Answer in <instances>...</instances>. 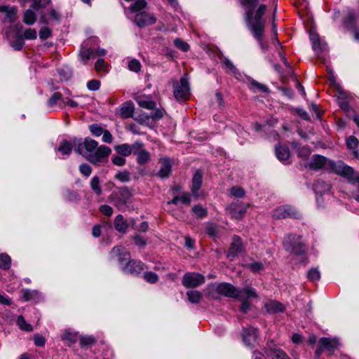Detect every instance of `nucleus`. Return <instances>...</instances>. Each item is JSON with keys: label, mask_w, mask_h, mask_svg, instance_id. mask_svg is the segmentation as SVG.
<instances>
[{"label": "nucleus", "mask_w": 359, "mask_h": 359, "mask_svg": "<svg viewBox=\"0 0 359 359\" xmlns=\"http://www.w3.org/2000/svg\"><path fill=\"white\" fill-rule=\"evenodd\" d=\"M74 144L78 153L95 165L106 162L111 152L109 147L105 145L98 147V143L91 138H86L83 142L79 143L74 140Z\"/></svg>", "instance_id": "obj_1"}, {"label": "nucleus", "mask_w": 359, "mask_h": 359, "mask_svg": "<svg viewBox=\"0 0 359 359\" xmlns=\"http://www.w3.org/2000/svg\"><path fill=\"white\" fill-rule=\"evenodd\" d=\"M257 0H242L241 4L245 6L246 22L254 37L259 42L261 48L264 50V46L262 41L264 29V21L262 16L266 11V6L260 5L253 14V8Z\"/></svg>", "instance_id": "obj_2"}, {"label": "nucleus", "mask_w": 359, "mask_h": 359, "mask_svg": "<svg viewBox=\"0 0 359 359\" xmlns=\"http://www.w3.org/2000/svg\"><path fill=\"white\" fill-rule=\"evenodd\" d=\"M309 167L315 170L321 168L332 170L337 174L345 177L353 175V168L350 166L345 165L341 161L334 163L329 161L320 155H314L309 163Z\"/></svg>", "instance_id": "obj_3"}, {"label": "nucleus", "mask_w": 359, "mask_h": 359, "mask_svg": "<svg viewBox=\"0 0 359 359\" xmlns=\"http://www.w3.org/2000/svg\"><path fill=\"white\" fill-rule=\"evenodd\" d=\"M215 290L220 294L236 299H243L245 297H255V289L247 287L238 290L233 285L229 283H219L215 286Z\"/></svg>", "instance_id": "obj_4"}, {"label": "nucleus", "mask_w": 359, "mask_h": 359, "mask_svg": "<svg viewBox=\"0 0 359 359\" xmlns=\"http://www.w3.org/2000/svg\"><path fill=\"white\" fill-rule=\"evenodd\" d=\"M301 237L290 234L283 241L285 249L290 252L300 255L304 252V247L301 242Z\"/></svg>", "instance_id": "obj_5"}, {"label": "nucleus", "mask_w": 359, "mask_h": 359, "mask_svg": "<svg viewBox=\"0 0 359 359\" xmlns=\"http://www.w3.org/2000/svg\"><path fill=\"white\" fill-rule=\"evenodd\" d=\"M173 88V95L177 100H185L189 97V83L185 76L181 78L180 82L175 83Z\"/></svg>", "instance_id": "obj_6"}, {"label": "nucleus", "mask_w": 359, "mask_h": 359, "mask_svg": "<svg viewBox=\"0 0 359 359\" xmlns=\"http://www.w3.org/2000/svg\"><path fill=\"white\" fill-rule=\"evenodd\" d=\"M182 282L186 287H196L205 282V277L198 273L188 272L183 276Z\"/></svg>", "instance_id": "obj_7"}, {"label": "nucleus", "mask_w": 359, "mask_h": 359, "mask_svg": "<svg viewBox=\"0 0 359 359\" xmlns=\"http://www.w3.org/2000/svg\"><path fill=\"white\" fill-rule=\"evenodd\" d=\"M272 216L276 219H285L287 217L299 218L300 214L290 205H283L273 210Z\"/></svg>", "instance_id": "obj_8"}, {"label": "nucleus", "mask_w": 359, "mask_h": 359, "mask_svg": "<svg viewBox=\"0 0 359 359\" xmlns=\"http://www.w3.org/2000/svg\"><path fill=\"white\" fill-rule=\"evenodd\" d=\"M135 151L133 154L136 156L137 163L140 165H144L151 161V154L147 151L144 144L136 142L134 143Z\"/></svg>", "instance_id": "obj_9"}, {"label": "nucleus", "mask_w": 359, "mask_h": 359, "mask_svg": "<svg viewBox=\"0 0 359 359\" xmlns=\"http://www.w3.org/2000/svg\"><path fill=\"white\" fill-rule=\"evenodd\" d=\"M134 21L138 27H144L154 24L156 18L153 14L143 11L136 14Z\"/></svg>", "instance_id": "obj_10"}, {"label": "nucleus", "mask_w": 359, "mask_h": 359, "mask_svg": "<svg viewBox=\"0 0 359 359\" xmlns=\"http://www.w3.org/2000/svg\"><path fill=\"white\" fill-rule=\"evenodd\" d=\"M245 249V245L241 241V239L238 236H234L232 239V243L230 245L229 252L227 253V257L228 258H234L236 257L239 253H241L243 252Z\"/></svg>", "instance_id": "obj_11"}, {"label": "nucleus", "mask_w": 359, "mask_h": 359, "mask_svg": "<svg viewBox=\"0 0 359 359\" xmlns=\"http://www.w3.org/2000/svg\"><path fill=\"white\" fill-rule=\"evenodd\" d=\"M243 340L248 346L252 347L257 343V330L252 327H248L243 329Z\"/></svg>", "instance_id": "obj_12"}, {"label": "nucleus", "mask_w": 359, "mask_h": 359, "mask_svg": "<svg viewBox=\"0 0 359 359\" xmlns=\"http://www.w3.org/2000/svg\"><path fill=\"white\" fill-rule=\"evenodd\" d=\"M313 190L316 195V202L318 206H323L320 203V199L323 194L327 193L330 190V184L323 181L318 180L314 184Z\"/></svg>", "instance_id": "obj_13"}, {"label": "nucleus", "mask_w": 359, "mask_h": 359, "mask_svg": "<svg viewBox=\"0 0 359 359\" xmlns=\"http://www.w3.org/2000/svg\"><path fill=\"white\" fill-rule=\"evenodd\" d=\"M144 269V265L141 262L135 260H130L126 266L122 267V271L125 273H129L132 275L140 274Z\"/></svg>", "instance_id": "obj_14"}, {"label": "nucleus", "mask_w": 359, "mask_h": 359, "mask_svg": "<svg viewBox=\"0 0 359 359\" xmlns=\"http://www.w3.org/2000/svg\"><path fill=\"white\" fill-rule=\"evenodd\" d=\"M110 257L111 258L117 259L118 262L121 264L125 262L128 260L130 261V253L121 246H116L113 248L110 252Z\"/></svg>", "instance_id": "obj_15"}, {"label": "nucleus", "mask_w": 359, "mask_h": 359, "mask_svg": "<svg viewBox=\"0 0 359 359\" xmlns=\"http://www.w3.org/2000/svg\"><path fill=\"white\" fill-rule=\"evenodd\" d=\"M356 16L353 11H348L344 19L346 27L351 31L355 40L359 41V31L355 27Z\"/></svg>", "instance_id": "obj_16"}, {"label": "nucleus", "mask_w": 359, "mask_h": 359, "mask_svg": "<svg viewBox=\"0 0 359 359\" xmlns=\"http://www.w3.org/2000/svg\"><path fill=\"white\" fill-rule=\"evenodd\" d=\"M309 38L312 43L313 49L317 54H319L321 51L326 49V43L320 40L316 32L311 31Z\"/></svg>", "instance_id": "obj_17"}, {"label": "nucleus", "mask_w": 359, "mask_h": 359, "mask_svg": "<svg viewBox=\"0 0 359 359\" xmlns=\"http://www.w3.org/2000/svg\"><path fill=\"white\" fill-rule=\"evenodd\" d=\"M247 206L238 203H231L226 208V210L232 217L239 219L245 213Z\"/></svg>", "instance_id": "obj_18"}, {"label": "nucleus", "mask_w": 359, "mask_h": 359, "mask_svg": "<svg viewBox=\"0 0 359 359\" xmlns=\"http://www.w3.org/2000/svg\"><path fill=\"white\" fill-rule=\"evenodd\" d=\"M276 155L277 158L286 164L289 163V158L290 156V149L286 146L278 145L275 148Z\"/></svg>", "instance_id": "obj_19"}, {"label": "nucleus", "mask_w": 359, "mask_h": 359, "mask_svg": "<svg viewBox=\"0 0 359 359\" xmlns=\"http://www.w3.org/2000/svg\"><path fill=\"white\" fill-rule=\"evenodd\" d=\"M320 349L333 351L339 345L338 340L327 337L321 338L319 341Z\"/></svg>", "instance_id": "obj_20"}, {"label": "nucleus", "mask_w": 359, "mask_h": 359, "mask_svg": "<svg viewBox=\"0 0 359 359\" xmlns=\"http://www.w3.org/2000/svg\"><path fill=\"white\" fill-rule=\"evenodd\" d=\"M0 13L5 15L4 21L6 22H13L16 19L17 10L14 7L1 6Z\"/></svg>", "instance_id": "obj_21"}, {"label": "nucleus", "mask_w": 359, "mask_h": 359, "mask_svg": "<svg viewBox=\"0 0 359 359\" xmlns=\"http://www.w3.org/2000/svg\"><path fill=\"white\" fill-rule=\"evenodd\" d=\"M130 194L127 189H122L118 193L117 199L114 201L115 205L120 210H123V207L129 201Z\"/></svg>", "instance_id": "obj_22"}, {"label": "nucleus", "mask_w": 359, "mask_h": 359, "mask_svg": "<svg viewBox=\"0 0 359 359\" xmlns=\"http://www.w3.org/2000/svg\"><path fill=\"white\" fill-rule=\"evenodd\" d=\"M21 294L22 298L26 302L31 300L38 302L41 299V294L37 290L23 289L21 291Z\"/></svg>", "instance_id": "obj_23"}, {"label": "nucleus", "mask_w": 359, "mask_h": 359, "mask_svg": "<svg viewBox=\"0 0 359 359\" xmlns=\"http://www.w3.org/2000/svg\"><path fill=\"white\" fill-rule=\"evenodd\" d=\"M161 168L158 171V175L161 178L168 177L171 172V160L168 158H164L161 160Z\"/></svg>", "instance_id": "obj_24"}, {"label": "nucleus", "mask_w": 359, "mask_h": 359, "mask_svg": "<svg viewBox=\"0 0 359 359\" xmlns=\"http://www.w3.org/2000/svg\"><path fill=\"white\" fill-rule=\"evenodd\" d=\"M264 306L266 311L271 313L283 312L285 310V306L281 303L275 300L267 301Z\"/></svg>", "instance_id": "obj_25"}, {"label": "nucleus", "mask_w": 359, "mask_h": 359, "mask_svg": "<svg viewBox=\"0 0 359 359\" xmlns=\"http://www.w3.org/2000/svg\"><path fill=\"white\" fill-rule=\"evenodd\" d=\"M203 180L202 174L200 172H196L192 179L191 191L194 196H198V191L201 188Z\"/></svg>", "instance_id": "obj_26"}, {"label": "nucleus", "mask_w": 359, "mask_h": 359, "mask_svg": "<svg viewBox=\"0 0 359 359\" xmlns=\"http://www.w3.org/2000/svg\"><path fill=\"white\" fill-rule=\"evenodd\" d=\"M114 227L118 231L126 233L128 227V224L121 215H118L114 220Z\"/></svg>", "instance_id": "obj_27"}, {"label": "nucleus", "mask_w": 359, "mask_h": 359, "mask_svg": "<svg viewBox=\"0 0 359 359\" xmlns=\"http://www.w3.org/2000/svg\"><path fill=\"white\" fill-rule=\"evenodd\" d=\"M34 11L35 10L31 7V8H28L24 12L22 20L26 25H32L35 23L36 15Z\"/></svg>", "instance_id": "obj_28"}, {"label": "nucleus", "mask_w": 359, "mask_h": 359, "mask_svg": "<svg viewBox=\"0 0 359 359\" xmlns=\"http://www.w3.org/2000/svg\"><path fill=\"white\" fill-rule=\"evenodd\" d=\"M115 150L123 156H128L135 151L134 144L130 145L128 144H122L115 147Z\"/></svg>", "instance_id": "obj_29"}, {"label": "nucleus", "mask_w": 359, "mask_h": 359, "mask_svg": "<svg viewBox=\"0 0 359 359\" xmlns=\"http://www.w3.org/2000/svg\"><path fill=\"white\" fill-rule=\"evenodd\" d=\"M137 104L143 108L152 109L155 107L156 104L149 97L138 96L136 97Z\"/></svg>", "instance_id": "obj_30"}, {"label": "nucleus", "mask_w": 359, "mask_h": 359, "mask_svg": "<svg viewBox=\"0 0 359 359\" xmlns=\"http://www.w3.org/2000/svg\"><path fill=\"white\" fill-rule=\"evenodd\" d=\"M91 57H94V49L92 48H87L83 46L79 53L80 60L86 64Z\"/></svg>", "instance_id": "obj_31"}, {"label": "nucleus", "mask_w": 359, "mask_h": 359, "mask_svg": "<svg viewBox=\"0 0 359 359\" xmlns=\"http://www.w3.org/2000/svg\"><path fill=\"white\" fill-rule=\"evenodd\" d=\"M76 332H72L70 330H65L60 334V337L62 340L72 344L76 341Z\"/></svg>", "instance_id": "obj_32"}, {"label": "nucleus", "mask_w": 359, "mask_h": 359, "mask_svg": "<svg viewBox=\"0 0 359 359\" xmlns=\"http://www.w3.org/2000/svg\"><path fill=\"white\" fill-rule=\"evenodd\" d=\"M74 142L72 143L71 142L63 140L60 146L57 148L58 151H60L62 155H69L73 147Z\"/></svg>", "instance_id": "obj_33"}, {"label": "nucleus", "mask_w": 359, "mask_h": 359, "mask_svg": "<svg viewBox=\"0 0 359 359\" xmlns=\"http://www.w3.org/2000/svg\"><path fill=\"white\" fill-rule=\"evenodd\" d=\"M121 115L123 118L131 117L134 112V107L131 103H125L121 108Z\"/></svg>", "instance_id": "obj_34"}, {"label": "nucleus", "mask_w": 359, "mask_h": 359, "mask_svg": "<svg viewBox=\"0 0 359 359\" xmlns=\"http://www.w3.org/2000/svg\"><path fill=\"white\" fill-rule=\"evenodd\" d=\"M189 301L192 304H198L202 299V294L197 290H189L187 292Z\"/></svg>", "instance_id": "obj_35"}, {"label": "nucleus", "mask_w": 359, "mask_h": 359, "mask_svg": "<svg viewBox=\"0 0 359 359\" xmlns=\"http://www.w3.org/2000/svg\"><path fill=\"white\" fill-rule=\"evenodd\" d=\"M16 323L19 328L23 331L32 332L33 330L32 326L25 320L22 316L18 317Z\"/></svg>", "instance_id": "obj_36"}, {"label": "nucleus", "mask_w": 359, "mask_h": 359, "mask_svg": "<svg viewBox=\"0 0 359 359\" xmlns=\"http://www.w3.org/2000/svg\"><path fill=\"white\" fill-rule=\"evenodd\" d=\"M147 4L146 0H135L134 4H133L129 7L128 9L132 13H137V12H139V11H142V9H144L146 7Z\"/></svg>", "instance_id": "obj_37"}, {"label": "nucleus", "mask_w": 359, "mask_h": 359, "mask_svg": "<svg viewBox=\"0 0 359 359\" xmlns=\"http://www.w3.org/2000/svg\"><path fill=\"white\" fill-rule=\"evenodd\" d=\"M11 265V257L5 253L0 254V268L4 270L10 269Z\"/></svg>", "instance_id": "obj_38"}, {"label": "nucleus", "mask_w": 359, "mask_h": 359, "mask_svg": "<svg viewBox=\"0 0 359 359\" xmlns=\"http://www.w3.org/2000/svg\"><path fill=\"white\" fill-rule=\"evenodd\" d=\"M265 266H266L265 264H264L262 262H255L246 264V267L254 273H257L261 271H263L265 269Z\"/></svg>", "instance_id": "obj_39"}, {"label": "nucleus", "mask_w": 359, "mask_h": 359, "mask_svg": "<svg viewBox=\"0 0 359 359\" xmlns=\"http://www.w3.org/2000/svg\"><path fill=\"white\" fill-rule=\"evenodd\" d=\"M331 85L334 88L336 91V95L339 97V98H341L342 100H344L347 97V93L345 92L342 88L337 83L336 81L334 79H332L330 81Z\"/></svg>", "instance_id": "obj_40"}, {"label": "nucleus", "mask_w": 359, "mask_h": 359, "mask_svg": "<svg viewBox=\"0 0 359 359\" xmlns=\"http://www.w3.org/2000/svg\"><path fill=\"white\" fill-rule=\"evenodd\" d=\"M90 187L93 191L98 196L101 195L102 189L100 186V179L97 176H94L90 181Z\"/></svg>", "instance_id": "obj_41"}, {"label": "nucleus", "mask_w": 359, "mask_h": 359, "mask_svg": "<svg viewBox=\"0 0 359 359\" xmlns=\"http://www.w3.org/2000/svg\"><path fill=\"white\" fill-rule=\"evenodd\" d=\"M64 104L69 106L73 108H76L79 107H83L84 104L81 101H76L73 99L69 97H64L62 100Z\"/></svg>", "instance_id": "obj_42"}, {"label": "nucleus", "mask_w": 359, "mask_h": 359, "mask_svg": "<svg viewBox=\"0 0 359 359\" xmlns=\"http://www.w3.org/2000/svg\"><path fill=\"white\" fill-rule=\"evenodd\" d=\"M267 355H273L276 359H290L288 356L280 349H271L270 352L266 351Z\"/></svg>", "instance_id": "obj_43"}, {"label": "nucleus", "mask_w": 359, "mask_h": 359, "mask_svg": "<svg viewBox=\"0 0 359 359\" xmlns=\"http://www.w3.org/2000/svg\"><path fill=\"white\" fill-rule=\"evenodd\" d=\"M250 88L254 92H256V91L267 92V90H268V88L266 86H264L262 83H259L255 80H252L250 82Z\"/></svg>", "instance_id": "obj_44"}, {"label": "nucleus", "mask_w": 359, "mask_h": 359, "mask_svg": "<svg viewBox=\"0 0 359 359\" xmlns=\"http://www.w3.org/2000/svg\"><path fill=\"white\" fill-rule=\"evenodd\" d=\"M37 37V32L35 29L27 28L23 32V39L33 40Z\"/></svg>", "instance_id": "obj_45"}, {"label": "nucleus", "mask_w": 359, "mask_h": 359, "mask_svg": "<svg viewBox=\"0 0 359 359\" xmlns=\"http://www.w3.org/2000/svg\"><path fill=\"white\" fill-rule=\"evenodd\" d=\"M128 67L130 71L138 72L141 69V64L139 60L133 59L128 62Z\"/></svg>", "instance_id": "obj_46"}, {"label": "nucleus", "mask_w": 359, "mask_h": 359, "mask_svg": "<svg viewBox=\"0 0 359 359\" xmlns=\"http://www.w3.org/2000/svg\"><path fill=\"white\" fill-rule=\"evenodd\" d=\"M95 69L97 72H106L107 70V64L103 59H98L95 64Z\"/></svg>", "instance_id": "obj_47"}, {"label": "nucleus", "mask_w": 359, "mask_h": 359, "mask_svg": "<svg viewBox=\"0 0 359 359\" xmlns=\"http://www.w3.org/2000/svg\"><path fill=\"white\" fill-rule=\"evenodd\" d=\"M308 278L311 280H318L320 278V273L317 268H312L308 271Z\"/></svg>", "instance_id": "obj_48"}, {"label": "nucleus", "mask_w": 359, "mask_h": 359, "mask_svg": "<svg viewBox=\"0 0 359 359\" xmlns=\"http://www.w3.org/2000/svg\"><path fill=\"white\" fill-rule=\"evenodd\" d=\"M174 44L177 48L182 50L184 52H187L189 49V45L180 39H175Z\"/></svg>", "instance_id": "obj_49"}, {"label": "nucleus", "mask_w": 359, "mask_h": 359, "mask_svg": "<svg viewBox=\"0 0 359 359\" xmlns=\"http://www.w3.org/2000/svg\"><path fill=\"white\" fill-rule=\"evenodd\" d=\"M60 100H62V95L60 93H55L48 100L47 105L48 107H52Z\"/></svg>", "instance_id": "obj_50"}, {"label": "nucleus", "mask_w": 359, "mask_h": 359, "mask_svg": "<svg viewBox=\"0 0 359 359\" xmlns=\"http://www.w3.org/2000/svg\"><path fill=\"white\" fill-rule=\"evenodd\" d=\"M144 277V279L149 283H155L158 280L157 274L151 271L146 272Z\"/></svg>", "instance_id": "obj_51"}, {"label": "nucleus", "mask_w": 359, "mask_h": 359, "mask_svg": "<svg viewBox=\"0 0 359 359\" xmlns=\"http://www.w3.org/2000/svg\"><path fill=\"white\" fill-rule=\"evenodd\" d=\"M230 194L236 198H242L245 195V191L239 187H233L230 189Z\"/></svg>", "instance_id": "obj_52"}, {"label": "nucleus", "mask_w": 359, "mask_h": 359, "mask_svg": "<svg viewBox=\"0 0 359 359\" xmlns=\"http://www.w3.org/2000/svg\"><path fill=\"white\" fill-rule=\"evenodd\" d=\"M52 32L47 27H43L39 31V37L41 40H46L51 36Z\"/></svg>", "instance_id": "obj_53"}, {"label": "nucleus", "mask_w": 359, "mask_h": 359, "mask_svg": "<svg viewBox=\"0 0 359 359\" xmlns=\"http://www.w3.org/2000/svg\"><path fill=\"white\" fill-rule=\"evenodd\" d=\"M346 178L353 185L357 188L358 191H359V172L355 173L354 170H353V175L346 177Z\"/></svg>", "instance_id": "obj_54"}, {"label": "nucleus", "mask_w": 359, "mask_h": 359, "mask_svg": "<svg viewBox=\"0 0 359 359\" xmlns=\"http://www.w3.org/2000/svg\"><path fill=\"white\" fill-rule=\"evenodd\" d=\"M90 130L93 135L95 137L100 136L103 133V129L102 127L98 126L97 124H93L90 126Z\"/></svg>", "instance_id": "obj_55"}, {"label": "nucleus", "mask_w": 359, "mask_h": 359, "mask_svg": "<svg viewBox=\"0 0 359 359\" xmlns=\"http://www.w3.org/2000/svg\"><path fill=\"white\" fill-rule=\"evenodd\" d=\"M193 212L199 217H203L207 215V210L201 205H196L193 208Z\"/></svg>", "instance_id": "obj_56"}, {"label": "nucleus", "mask_w": 359, "mask_h": 359, "mask_svg": "<svg viewBox=\"0 0 359 359\" xmlns=\"http://www.w3.org/2000/svg\"><path fill=\"white\" fill-rule=\"evenodd\" d=\"M346 145L351 149H355L358 145V141L356 137L350 136L346 140Z\"/></svg>", "instance_id": "obj_57"}, {"label": "nucleus", "mask_w": 359, "mask_h": 359, "mask_svg": "<svg viewBox=\"0 0 359 359\" xmlns=\"http://www.w3.org/2000/svg\"><path fill=\"white\" fill-rule=\"evenodd\" d=\"M100 83L99 81L93 79L88 82L87 88L90 90H97L100 88Z\"/></svg>", "instance_id": "obj_58"}, {"label": "nucleus", "mask_w": 359, "mask_h": 359, "mask_svg": "<svg viewBox=\"0 0 359 359\" xmlns=\"http://www.w3.org/2000/svg\"><path fill=\"white\" fill-rule=\"evenodd\" d=\"M257 295L255 297H256ZM252 297H245L243 299H238L242 302L241 304V310L243 312L246 313L250 306V304L248 302V299L251 298Z\"/></svg>", "instance_id": "obj_59"}, {"label": "nucleus", "mask_w": 359, "mask_h": 359, "mask_svg": "<svg viewBox=\"0 0 359 359\" xmlns=\"http://www.w3.org/2000/svg\"><path fill=\"white\" fill-rule=\"evenodd\" d=\"M80 172L85 176L88 177L91 174L92 170L89 165L83 163L79 167Z\"/></svg>", "instance_id": "obj_60"}, {"label": "nucleus", "mask_w": 359, "mask_h": 359, "mask_svg": "<svg viewBox=\"0 0 359 359\" xmlns=\"http://www.w3.org/2000/svg\"><path fill=\"white\" fill-rule=\"evenodd\" d=\"M222 65L226 69L231 71L232 73L235 74L236 72V68L229 60L225 59L222 62Z\"/></svg>", "instance_id": "obj_61"}, {"label": "nucleus", "mask_w": 359, "mask_h": 359, "mask_svg": "<svg viewBox=\"0 0 359 359\" xmlns=\"http://www.w3.org/2000/svg\"><path fill=\"white\" fill-rule=\"evenodd\" d=\"M25 45L22 38H19L15 41L11 43V46L16 50H21Z\"/></svg>", "instance_id": "obj_62"}, {"label": "nucleus", "mask_w": 359, "mask_h": 359, "mask_svg": "<svg viewBox=\"0 0 359 359\" xmlns=\"http://www.w3.org/2000/svg\"><path fill=\"white\" fill-rule=\"evenodd\" d=\"M100 211L106 216H111L113 213V209L111 207L107 205H102L100 207Z\"/></svg>", "instance_id": "obj_63"}, {"label": "nucleus", "mask_w": 359, "mask_h": 359, "mask_svg": "<svg viewBox=\"0 0 359 359\" xmlns=\"http://www.w3.org/2000/svg\"><path fill=\"white\" fill-rule=\"evenodd\" d=\"M34 344L37 346H43L46 343V339L39 334H35L34 336Z\"/></svg>", "instance_id": "obj_64"}]
</instances>
